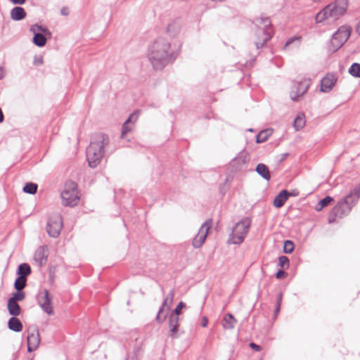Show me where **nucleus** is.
<instances>
[{
    "instance_id": "obj_50",
    "label": "nucleus",
    "mask_w": 360,
    "mask_h": 360,
    "mask_svg": "<svg viewBox=\"0 0 360 360\" xmlns=\"http://www.w3.org/2000/svg\"><path fill=\"white\" fill-rule=\"evenodd\" d=\"M292 41H293V39H292V40H289L288 41H287V43H286L285 46H288V45H289V44H290Z\"/></svg>"
},
{
    "instance_id": "obj_32",
    "label": "nucleus",
    "mask_w": 360,
    "mask_h": 360,
    "mask_svg": "<svg viewBox=\"0 0 360 360\" xmlns=\"http://www.w3.org/2000/svg\"><path fill=\"white\" fill-rule=\"evenodd\" d=\"M349 73L354 77H360V64L353 63L349 69Z\"/></svg>"
},
{
    "instance_id": "obj_19",
    "label": "nucleus",
    "mask_w": 360,
    "mask_h": 360,
    "mask_svg": "<svg viewBox=\"0 0 360 360\" xmlns=\"http://www.w3.org/2000/svg\"><path fill=\"white\" fill-rule=\"evenodd\" d=\"M289 196L290 193L286 190L281 191L275 197L274 200V206L277 208L281 207L285 204Z\"/></svg>"
},
{
    "instance_id": "obj_30",
    "label": "nucleus",
    "mask_w": 360,
    "mask_h": 360,
    "mask_svg": "<svg viewBox=\"0 0 360 360\" xmlns=\"http://www.w3.org/2000/svg\"><path fill=\"white\" fill-rule=\"evenodd\" d=\"M305 125V117L304 114H299L295 119L293 127L295 130L298 131Z\"/></svg>"
},
{
    "instance_id": "obj_33",
    "label": "nucleus",
    "mask_w": 360,
    "mask_h": 360,
    "mask_svg": "<svg viewBox=\"0 0 360 360\" xmlns=\"http://www.w3.org/2000/svg\"><path fill=\"white\" fill-rule=\"evenodd\" d=\"M333 200V198H331L330 196H326V198H324L323 199L321 200L319 202V203L316 207V210L317 211L321 210L324 207L328 205Z\"/></svg>"
},
{
    "instance_id": "obj_40",
    "label": "nucleus",
    "mask_w": 360,
    "mask_h": 360,
    "mask_svg": "<svg viewBox=\"0 0 360 360\" xmlns=\"http://www.w3.org/2000/svg\"><path fill=\"white\" fill-rule=\"evenodd\" d=\"M250 347L252 349H255V351H257V352L261 350V347L257 345H256V344H255V343H253V342L250 344Z\"/></svg>"
},
{
    "instance_id": "obj_12",
    "label": "nucleus",
    "mask_w": 360,
    "mask_h": 360,
    "mask_svg": "<svg viewBox=\"0 0 360 360\" xmlns=\"http://www.w3.org/2000/svg\"><path fill=\"white\" fill-rule=\"evenodd\" d=\"M52 299L53 297L49 294L47 290L41 291L37 296L38 304L42 309V310L49 315L53 314L52 307Z\"/></svg>"
},
{
    "instance_id": "obj_28",
    "label": "nucleus",
    "mask_w": 360,
    "mask_h": 360,
    "mask_svg": "<svg viewBox=\"0 0 360 360\" xmlns=\"http://www.w3.org/2000/svg\"><path fill=\"white\" fill-rule=\"evenodd\" d=\"M8 310L9 314L12 316H18L20 314V307L17 302H15L14 300L11 301L8 300Z\"/></svg>"
},
{
    "instance_id": "obj_34",
    "label": "nucleus",
    "mask_w": 360,
    "mask_h": 360,
    "mask_svg": "<svg viewBox=\"0 0 360 360\" xmlns=\"http://www.w3.org/2000/svg\"><path fill=\"white\" fill-rule=\"evenodd\" d=\"M37 191V185L34 183H27L23 188V191L30 194H34Z\"/></svg>"
},
{
    "instance_id": "obj_9",
    "label": "nucleus",
    "mask_w": 360,
    "mask_h": 360,
    "mask_svg": "<svg viewBox=\"0 0 360 360\" xmlns=\"http://www.w3.org/2000/svg\"><path fill=\"white\" fill-rule=\"evenodd\" d=\"M63 228L62 217L59 214H53L47 222L46 231L51 237L56 238L59 236Z\"/></svg>"
},
{
    "instance_id": "obj_43",
    "label": "nucleus",
    "mask_w": 360,
    "mask_h": 360,
    "mask_svg": "<svg viewBox=\"0 0 360 360\" xmlns=\"http://www.w3.org/2000/svg\"><path fill=\"white\" fill-rule=\"evenodd\" d=\"M14 4H23L26 0H10Z\"/></svg>"
},
{
    "instance_id": "obj_17",
    "label": "nucleus",
    "mask_w": 360,
    "mask_h": 360,
    "mask_svg": "<svg viewBox=\"0 0 360 360\" xmlns=\"http://www.w3.org/2000/svg\"><path fill=\"white\" fill-rule=\"evenodd\" d=\"M47 257L48 248L46 246L39 247L34 254V259L40 266L46 264Z\"/></svg>"
},
{
    "instance_id": "obj_20",
    "label": "nucleus",
    "mask_w": 360,
    "mask_h": 360,
    "mask_svg": "<svg viewBox=\"0 0 360 360\" xmlns=\"http://www.w3.org/2000/svg\"><path fill=\"white\" fill-rule=\"evenodd\" d=\"M179 316L176 314H171L169 318V327L170 330V335L175 337L179 326Z\"/></svg>"
},
{
    "instance_id": "obj_24",
    "label": "nucleus",
    "mask_w": 360,
    "mask_h": 360,
    "mask_svg": "<svg viewBox=\"0 0 360 360\" xmlns=\"http://www.w3.org/2000/svg\"><path fill=\"white\" fill-rule=\"evenodd\" d=\"M8 328L15 332H20L22 330V324L20 321L15 317H12L8 322Z\"/></svg>"
},
{
    "instance_id": "obj_52",
    "label": "nucleus",
    "mask_w": 360,
    "mask_h": 360,
    "mask_svg": "<svg viewBox=\"0 0 360 360\" xmlns=\"http://www.w3.org/2000/svg\"><path fill=\"white\" fill-rule=\"evenodd\" d=\"M38 63H39V64H41V63H43L42 59H41V58H40V59L38 60Z\"/></svg>"
},
{
    "instance_id": "obj_5",
    "label": "nucleus",
    "mask_w": 360,
    "mask_h": 360,
    "mask_svg": "<svg viewBox=\"0 0 360 360\" xmlns=\"http://www.w3.org/2000/svg\"><path fill=\"white\" fill-rule=\"evenodd\" d=\"M250 224L251 221L248 217L243 218L237 222L232 229L229 243L234 245L241 244L248 235Z\"/></svg>"
},
{
    "instance_id": "obj_41",
    "label": "nucleus",
    "mask_w": 360,
    "mask_h": 360,
    "mask_svg": "<svg viewBox=\"0 0 360 360\" xmlns=\"http://www.w3.org/2000/svg\"><path fill=\"white\" fill-rule=\"evenodd\" d=\"M60 13L63 15H68L69 14V9H68V7L62 8V9L60 10Z\"/></svg>"
},
{
    "instance_id": "obj_37",
    "label": "nucleus",
    "mask_w": 360,
    "mask_h": 360,
    "mask_svg": "<svg viewBox=\"0 0 360 360\" xmlns=\"http://www.w3.org/2000/svg\"><path fill=\"white\" fill-rule=\"evenodd\" d=\"M25 298V293L23 292H16L13 293V296L9 298L10 300H14L15 302H17L18 301H22Z\"/></svg>"
},
{
    "instance_id": "obj_3",
    "label": "nucleus",
    "mask_w": 360,
    "mask_h": 360,
    "mask_svg": "<svg viewBox=\"0 0 360 360\" xmlns=\"http://www.w3.org/2000/svg\"><path fill=\"white\" fill-rule=\"evenodd\" d=\"M347 8L348 0H335L316 14V22L320 23L326 20H337L346 13Z\"/></svg>"
},
{
    "instance_id": "obj_38",
    "label": "nucleus",
    "mask_w": 360,
    "mask_h": 360,
    "mask_svg": "<svg viewBox=\"0 0 360 360\" xmlns=\"http://www.w3.org/2000/svg\"><path fill=\"white\" fill-rule=\"evenodd\" d=\"M278 265L282 268H288L289 266V260L285 256H281L278 258Z\"/></svg>"
},
{
    "instance_id": "obj_44",
    "label": "nucleus",
    "mask_w": 360,
    "mask_h": 360,
    "mask_svg": "<svg viewBox=\"0 0 360 360\" xmlns=\"http://www.w3.org/2000/svg\"><path fill=\"white\" fill-rule=\"evenodd\" d=\"M285 275V272L282 270H279L277 273H276V278H281L283 277V276Z\"/></svg>"
},
{
    "instance_id": "obj_7",
    "label": "nucleus",
    "mask_w": 360,
    "mask_h": 360,
    "mask_svg": "<svg viewBox=\"0 0 360 360\" xmlns=\"http://www.w3.org/2000/svg\"><path fill=\"white\" fill-rule=\"evenodd\" d=\"M62 204L65 206L73 207L77 205L79 196L77 184L73 181H68L60 193Z\"/></svg>"
},
{
    "instance_id": "obj_11",
    "label": "nucleus",
    "mask_w": 360,
    "mask_h": 360,
    "mask_svg": "<svg viewBox=\"0 0 360 360\" xmlns=\"http://www.w3.org/2000/svg\"><path fill=\"white\" fill-rule=\"evenodd\" d=\"M211 226V220H207L201 225L198 233L194 237L192 242V245L194 248H200L204 244Z\"/></svg>"
},
{
    "instance_id": "obj_36",
    "label": "nucleus",
    "mask_w": 360,
    "mask_h": 360,
    "mask_svg": "<svg viewBox=\"0 0 360 360\" xmlns=\"http://www.w3.org/2000/svg\"><path fill=\"white\" fill-rule=\"evenodd\" d=\"M294 250V244L290 240H285L283 246V251L287 253H291Z\"/></svg>"
},
{
    "instance_id": "obj_47",
    "label": "nucleus",
    "mask_w": 360,
    "mask_h": 360,
    "mask_svg": "<svg viewBox=\"0 0 360 360\" xmlns=\"http://www.w3.org/2000/svg\"><path fill=\"white\" fill-rule=\"evenodd\" d=\"M356 32L358 33V34L360 35V21L359 22L356 27Z\"/></svg>"
},
{
    "instance_id": "obj_22",
    "label": "nucleus",
    "mask_w": 360,
    "mask_h": 360,
    "mask_svg": "<svg viewBox=\"0 0 360 360\" xmlns=\"http://www.w3.org/2000/svg\"><path fill=\"white\" fill-rule=\"evenodd\" d=\"M236 323V319L231 314H226L222 320V326L224 329L227 330L233 329L235 327Z\"/></svg>"
},
{
    "instance_id": "obj_14",
    "label": "nucleus",
    "mask_w": 360,
    "mask_h": 360,
    "mask_svg": "<svg viewBox=\"0 0 360 360\" xmlns=\"http://www.w3.org/2000/svg\"><path fill=\"white\" fill-rule=\"evenodd\" d=\"M27 349L29 352H32L37 349L40 343V338L39 331L33 328L28 329L27 335Z\"/></svg>"
},
{
    "instance_id": "obj_39",
    "label": "nucleus",
    "mask_w": 360,
    "mask_h": 360,
    "mask_svg": "<svg viewBox=\"0 0 360 360\" xmlns=\"http://www.w3.org/2000/svg\"><path fill=\"white\" fill-rule=\"evenodd\" d=\"M184 307V304L182 302H180L171 314H176V316H179Z\"/></svg>"
},
{
    "instance_id": "obj_2",
    "label": "nucleus",
    "mask_w": 360,
    "mask_h": 360,
    "mask_svg": "<svg viewBox=\"0 0 360 360\" xmlns=\"http://www.w3.org/2000/svg\"><path fill=\"white\" fill-rule=\"evenodd\" d=\"M108 144V136L104 134H98L94 137L86 149V158L90 167L95 168L100 164Z\"/></svg>"
},
{
    "instance_id": "obj_1",
    "label": "nucleus",
    "mask_w": 360,
    "mask_h": 360,
    "mask_svg": "<svg viewBox=\"0 0 360 360\" xmlns=\"http://www.w3.org/2000/svg\"><path fill=\"white\" fill-rule=\"evenodd\" d=\"M147 57L154 69L162 70L172 60L170 43L163 37L156 39L148 46Z\"/></svg>"
},
{
    "instance_id": "obj_27",
    "label": "nucleus",
    "mask_w": 360,
    "mask_h": 360,
    "mask_svg": "<svg viewBox=\"0 0 360 360\" xmlns=\"http://www.w3.org/2000/svg\"><path fill=\"white\" fill-rule=\"evenodd\" d=\"M48 37L47 34H45L44 33L42 34H36L33 37L32 42L34 45L39 47H43L46 45Z\"/></svg>"
},
{
    "instance_id": "obj_53",
    "label": "nucleus",
    "mask_w": 360,
    "mask_h": 360,
    "mask_svg": "<svg viewBox=\"0 0 360 360\" xmlns=\"http://www.w3.org/2000/svg\"><path fill=\"white\" fill-rule=\"evenodd\" d=\"M347 207V205H345V206H342V209H345Z\"/></svg>"
},
{
    "instance_id": "obj_29",
    "label": "nucleus",
    "mask_w": 360,
    "mask_h": 360,
    "mask_svg": "<svg viewBox=\"0 0 360 360\" xmlns=\"http://www.w3.org/2000/svg\"><path fill=\"white\" fill-rule=\"evenodd\" d=\"M19 276L26 278L31 274L30 266L27 263H22L19 265L18 269Z\"/></svg>"
},
{
    "instance_id": "obj_15",
    "label": "nucleus",
    "mask_w": 360,
    "mask_h": 360,
    "mask_svg": "<svg viewBox=\"0 0 360 360\" xmlns=\"http://www.w3.org/2000/svg\"><path fill=\"white\" fill-rule=\"evenodd\" d=\"M337 82V77L333 74H327L321 81V91L330 92Z\"/></svg>"
},
{
    "instance_id": "obj_6",
    "label": "nucleus",
    "mask_w": 360,
    "mask_h": 360,
    "mask_svg": "<svg viewBox=\"0 0 360 360\" xmlns=\"http://www.w3.org/2000/svg\"><path fill=\"white\" fill-rule=\"evenodd\" d=\"M258 27L256 30L255 45L257 49L262 47L272 37L271 21L268 18L257 20Z\"/></svg>"
},
{
    "instance_id": "obj_4",
    "label": "nucleus",
    "mask_w": 360,
    "mask_h": 360,
    "mask_svg": "<svg viewBox=\"0 0 360 360\" xmlns=\"http://www.w3.org/2000/svg\"><path fill=\"white\" fill-rule=\"evenodd\" d=\"M360 197V186L354 188L342 200L340 201L333 208L335 217H342L347 214Z\"/></svg>"
},
{
    "instance_id": "obj_35",
    "label": "nucleus",
    "mask_w": 360,
    "mask_h": 360,
    "mask_svg": "<svg viewBox=\"0 0 360 360\" xmlns=\"http://www.w3.org/2000/svg\"><path fill=\"white\" fill-rule=\"evenodd\" d=\"M26 281V278L19 276L15 281V288L18 291L22 290L25 287Z\"/></svg>"
},
{
    "instance_id": "obj_51",
    "label": "nucleus",
    "mask_w": 360,
    "mask_h": 360,
    "mask_svg": "<svg viewBox=\"0 0 360 360\" xmlns=\"http://www.w3.org/2000/svg\"><path fill=\"white\" fill-rule=\"evenodd\" d=\"M297 194H298L297 193H292L291 194L290 193V195L296 196V195H297Z\"/></svg>"
},
{
    "instance_id": "obj_21",
    "label": "nucleus",
    "mask_w": 360,
    "mask_h": 360,
    "mask_svg": "<svg viewBox=\"0 0 360 360\" xmlns=\"http://www.w3.org/2000/svg\"><path fill=\"white\" fill-rule=\"evenodd\" d=\"M26 17V12L22 7L16 6L11 11V18L12 20L19 21Z\"/></svg>"
},
{
    "instance_id": "obj_13",
    "label": "nucleus",
    "mask_w": 360,
    "mask_h": 360,
    "mask_svg": "<svg viewBox=\"0 0 360 360\" xmlns=\"http://www.w3.org/2000/svg\"><path fill=\"white\" fill-rule=\"evenodd\" d=\"M310 86L309 80L304 79L295 84L290 91V98L294 101H298L307 91Z\"/></svg>"
},
{
    "instance_id": "obj_48",
    "label": "nucleus",
    "mask_w": 360,
    "mask_h": 360,
    "mask_svg": "<svg viewBox=\"0 0 360 360\" xmlns=\"http://www.w3.org/2000/svg\"><path fill=\"white\" fill-rule=\"evenodd\" d=\"M4 114L2 112L1 109L0 108V123L4 121Z\"/></svg>"
},
{
    "instance_id": "obj_16",
    "label": "nucleus",
    "mask_w": 360,
    "mask_h": 360,
    "mask_svg": "<svg viewBox=\"0 0 360 360\" xmlns=\"http://www.w3.org/2000/svg\"><path fill=\"white\" fill-rule=\"evenodd\" d=\"M139 115V111H136L133 113H131L129 118L124 122L122 127V134H121V138L124 139L125 135L131 131L134 126V124L138 120Z\"/></svg>"
},
{
    "instance_id": "obj_31",
    "label": "nucleus",
    "mask_w": 360,
    "mask_h": 360,
    "mask_svg": "<svg viewBox=\"0 0 360 360\" xmlns=\"http://www.w3.org/2000/svg\"><path fill=\"white\" fill-rule=\"evenodd\" d=\"M271 134V132L269 129L260 131L257 136V139H256L257 143L265 142L268 139V138L270 136Z\"/></svg>"
},
{
    "instance_id": "obj_46",
    "label": "nucleus",
    "mask_w": 360,
    "mask_h": 360,
    "mask_svg": "<svg viewBox=\"0 0 360 360\" xmlns=\"http://www.w3.org/2000/svg\"><path fill=\"white\" fill-rule=\"evenodd\" d=\"M281 302H282V294L280 293L278 296V298H277V304L278 305H281Z\"/></svg>"
},
{
    "instance_id": "obj_18",
    "label": "nucleus",
    "mask_w": 360,
    "mask_h": 360,
    "mask_svg": "<svg viewBox=\"0 0 360 360\" xmlns=\"http://www.w3.org/2000/svg\"><path fill=\"white\" fill-rule=\"evenodd\" d=\"M174 297V292L173 290H170L169 292L167 295L166 297L165 298L161 308L159 309V311L156 316V320L158 322L162 323L165 320L166 314L162 315L163 309L167 304L168 302L169 303L172 302Z\"/></svg>"
},
{
    "instance_id": "obj_10",
    "label": "nucleus",
    "mask_w": 360,
    "mask_h": 360,
    "mask_svg": "<svg viewBox=\"0 0 360 360\" xmlns=\"http://www.w3.org/2000/svg\"><path fill=\"white\" fill-rule=\"evenodd\" d=\"M249 161V153L243 150L230 162L229 165L233 172H238L246 168Z\"/></svg>"
},
{
    "instance_id": "obj_26",
    "label": "nucleus",
    "mask_w": 360,
    "mask_h": 360,
    "mask_svg": "<svg viewBox=\"0 0 360 360\" xmlns=\"http://www.w3.org/2000/svg\"><path fill=\"white\" fill-rule=\"evenodd\" d=\"M256 172L265 180L269 181L271 178L270 172L267 166L263 163H259L256 167Z\"/></svg>"
},
{
    "instance_id": "obj_42",
    "label": "nucleus",
    "mask_w": 360,
    "mask_h": 360,
    "mask_svg": "<svg viewBox=\"0 0 360 360\" xmlns=\"http://www.w3.org/2000/svg\"><path fill=\"white\" fill-rule=\"evenodd\" d=\"M6 75V70L4 68L0 66V80L2 79Z\"/></svg>"
},
{
    "instance_id": "obj_23",
    "label": "nucleus",
    "mask_w": 360,
    "mask_h": 360,
    "mask_svg": "<svg viewBox=\"0 0 360 360\" xmlns=\"http://www.w3.org/2000/svg\"><path fill=\"white\" fill-rule=\"evenodd\" d=\"M181 30V24L179 21H172L168 24L167 27V32L171 37L176 36Z\"/></svg>"
},
{
    "instance_id": "obj_25",
    "label": "nucleus",
    "mask_w": 360,
    "mask_h": 360,
    "mask_svg": "<svg viewBox=\"0 0 360 360\" xmlns=\"http://www.w3.org/2000/svg\"><path fill=\"white\" fill-rule=\"evenodd\" d=\"M30 31L34 34V36L36 34H40L42 33L47 34L48 37H51V32L46 27L39 25L38 24L31 25Z\"/></svg>"
},
{
    "instance_id": "obj_45",
    "label": "nucleus",
    "mask_w": 360,
    "mask_h": 360,
    "mask_svg": "<svg viewBox=\"0 0 360 360\" xmlns=\"http://www.w3.org/2000/svg\"><path fill=\"white\" fill-rule=\"evenodd\" d=\"M207 323H208V320H207V319L206 317H203V319H202V324H201V325H202V327H206V326H207Z\"/></svg>"
},
{
    "instance_id": "obj_8",
    "label": "nucleus",
    "mask_w": 360,
    "mask_h": 360,
    "mask_svg": "<svg viewBox=\"0 0 360 360\" xmlns=\"http://www.w3.org/2000/svg\"><path fill=\"white\" fill-rule=\"evenodd\" d=\"M352 32V28L349 25H342L333 34L331 39L333 46L337 50L340 49L349 39Z\"/></svg>"
},
{
    "instance_id": "obj_49",
    "label": "nucleus",
    "mask_w": 360,
    "mask_h": 360,
    "mask_svg": "<svg viewBox=\"0 0 360 360\" xmlns=\"http://www.w3.org/2000/svg\"><path fill=\"white\" fill-rule=\"evenodd\" d=\"M281 305L276 304V314H278L280 311Z\"/></svg>"
}]
</instances>
